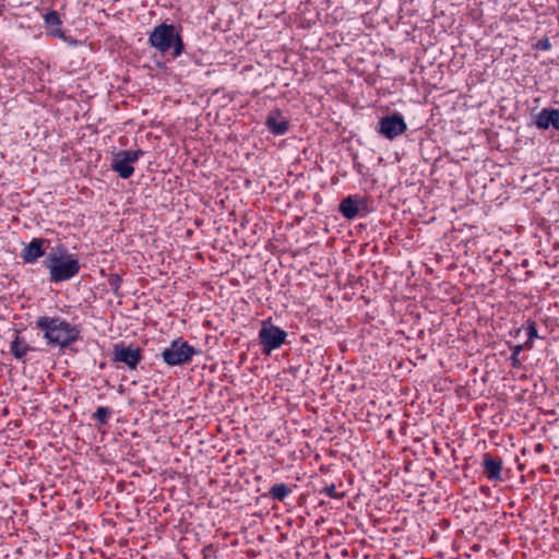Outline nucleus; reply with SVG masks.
<instances>
[{"label": "nucleus", "mask_w": 559, "mask_h": 559, "mask_svg": "<svg viewBox=\"0 0 559 559\" xmlns=\"http://www.w3.org/2000/svg\"><path fill=\"white\" fill-rule=\"evenodd\" d=\"M361 205L362 202L359 199L347 197L341 202L340 212L344 217L352 219L358 215Z\"/></svg>", "instance_id": "nucleus-11"}, {"label": "nucleus", "mask_w": 559, "mask_h": 559, "mask_svg": "<svg viewBox=\"0 0 559 559\" xmlns=\"http://www.w3.org/2000/svg\"><path fill=\"white\" fill-rule=\"evenodd\" d=\"M110 412L107 407H98L95 412V418L99 420V423L105 424L109 417Z\"/></svg>", "instance_id": "nucleus-17"}, {"label": "nucleus", "mask_w": 559, "mask_h": 559, "mask_svg": "<svg viewBox=\"0 0 559 559\" xmlns=\"http://www.w3.org/2000/svg\"><path fill=\"white\" fill-rule=\"evenodd\" d=\"M148 41L152 47L160 52H166L173 48L174 57H178L182 52V41L179 33L174 25L160 24L153 28Z\"/></svg>", "instance_id": "nucleus-3"}, {"label": "nucleus", "mask_w": 559, "mask_h": 559, "mask_svg": "<svg viewBox=\"0 0 559 559\" xmlns=\"http://www.w3.org/2000/svg\"><path fill=\"white\" fill-rule=\"evenodd\" d=\"M535 123L539 129L554 127L559 130V111L556 109H543L535 118Z\"/></svg>", "instance_id": "nucleus-9"}, {"label": "nucleus", "mask_w": 559, "mask_h": 559, "mask_svg": "<svg viewBox=\"0 0 559 559\" xmlns=\"http://www.w3.org/2000/svg\"><path fill=\"white\" fill-rule=\"evenodd\" d=\"M44 240L34 238L22 252V258L26 263H34L37 259L44 255L43 250Z\"/></svg>", "instance_id": "nucleus-10"}, {"label": "nucleus", "mask_w": 559, "mask_h": 559, "mask_svg": "<svg viewBox=\"0 0 559 559\" xmlns=\"http://www.w3.org/2000/svg\"><path fill=\"white\" fill-rule=\"evenodd\" d=\"M324 492H325L328 496L332 497V498H340V496H338V495H337V492H336V488H335V486H334V485H331V486H329V487L324 488Z\"/></svg>", "instance_id": "nucleus-19"}, {"label": "nucleus", "mask_w": 559, "mask_h": 559, "mask_svg": "<svg viewBox=\"0 0 559 559\" xmlns=\"http://www.w3.org/2000/svg\"><path fill=\"white\" fill-rule=\"evenodd\" d=\"M27 349V345L19 336H16L11 344V352L16 358H22L26 354Z\"/></svg>", "instance_id": "nucleus-15"}, {"label": "nucleus", "mask_w": 559, "mask_h": 559, "mask_svg": "<svg viewBox=\"0 0 559 559\" xmlns=\"http://www.w3.org/2000/svg\"><path fill=\"white\" fill-rule=\"evenodd\" d=\"M523 349V345H518L513 348V356H518Z\"/></svg>", "instance_id": "nucleus-20"}, {"label": "nucleus", "mask_w": 559, "mask_h": 559, "mask_svg": "<svg viewBox=\"0 0 559 559\" xmlns=\"http://www.w3.org/2000/svg\"><path fill=\"white\" fill-rule=\"evenodd\" d=\"M195 349L182 340H175L162 353L164 361L169 366L183 365L191 360Z\"/></svg>", "instance_id": "nucleus-4"}, {"label": "nucleus", "mask_w": 559, "mask_h": 559, "mask_svg": "<svg viewBox=\"0 0 559 559\" xmlns=\"http://www.w3.org/2000/svg\"><path fill=\"white\" fill-rule=\"evenodd\" d=\"M44 264L49 270L50 280L53 282L67 281L76 275L80 270L78 259L69 254L62 247L51 251Z\"/></svg>", "instance_id": "nucleus-1"}, {"label": "nucleus", "mask_w": 559, "mask_h": 559, "mask_svg": "<svg viewBox=\"0 0 559 559\" xmlns=\"http://www.w3.org/2000/svg\"><path fill=\"white\" fill-rule=\"evenodd\" d=\"M483 465L488 475V478L500 479L502 469V461L500 459H495L491 455L486 454Z\"/></svg>", "instance_id": "nucleus-12"}, {"label": "nucleus", "mask_w": 559, "mask_h": 559, "mask_svg": "<svg viewBox=\"0 0 559 559\" xmlns=\"http://www.w3.org/2000/svg\"><path fill=\"white\" fill-rule=\"evenodd\" d=\"M44 20L49 35L59 38L63 37V33L60 28L61 22L57 12H48L47 14H45Z\"/></svg>", "instance_id": "nucleus-14"}, {"label": "nucleus", "mask_w": 559, "mask_h": 559, "mask_svg": "<svg viewBox=\"0 0 559 559\" xmlns=\"http://www.w3.org/2000/svg\"><path fill=\"white\" fill-rule=\"evenodd\" d=\"M290 490L284 484L274 485L271 489L273 498L283 500L289 495Z\"/></svg>", "instance_id": "nucleus-16"}, {"label": "nucleus", "mask_w": 559, "mask_h": 559, "mask_svg": "<svg viewBox=\"0 0 559 559\" xmlns=\"http://www.w3.org/2000/svg\"><path fill=\"white\" fill-rule=\"evenodd\" d=\"M259 337L264 349L270 353L285 342L286 332L277 326L264 324L259 333Z\"/></svg>", "instance_id": "nucleus-6"}, {"label": "nucleus", "mask_w": 559, "mask_h": 559, "mask_svg": "<svg viewBox=\"0 0 559 559\" xmlns=\"http://www.w3.org/2000/svg\"><path fill=\"white\" fill-rule=\"evenodd\" d=\"M114 358L118 362L126 364L130 369H134L141 360V353L138 347L117 344L114 348Z\"/></svg>", "instance_id": "nucleus-8"}, {"label": "nucleus", "mask_w": 559, "mask_h": 559, "mask_svg": "<svg viewBox=\"0 0 559 559\" xmlns=\"http://www.w3.org/2000/svg\"><path fill=\"white\" fill-rule=\"evenodd\" d=\"M527 335H528V341L526 342V346H531V342L533 338L537 337V331L535 329V326L533 324H530L527 326Z\"/></svg>", "instance_id": "nucleus-18"}, {"label": "nucleus", "mask_w": 559, "mask_h": 559, "mask_svg": "<svg viewBox=\"0 0 559 559\" xmlns=\"http://www.w3.org/2000/svg\"><path fill=\"white\" fill-rule=\"evenodd\" d=\"M143 155L141 150H123L115 153L111 158V169L121 178H129L134 173L133 164Z\"/></svg>", "instance_id": "nucleus-5"}, {"label": "nucleus", "mask_w": 559, "mask_h": 559, "mask_svg": "<svg viewBox=\"0 0 559 559\" xmlns=\"http://www.w3.org/2000/svg\"><path fill=\"white\" fill-rule=\"evenodd\" d=\"M266 126L274 134H284L288 129V123L278 112H273L267 117Z\"/></svg>", "instance_id": "nucleus-13"}, {"label": "nucleus", "mask_w": 559, "mask_h": 559, "mask_svg": "<svg viewBox=\"0 0 559 559\" xmlns=\"http://www.w3.org/2000/svg\"><path fill=\"white\" fill-rule=\"evenodd\" d=\"M406 123L401 115L384 117L379 122V132L389 140L404 133Z\"/></svg>", "instance_id": "nucleus-7"}, {"label": "nucleus", "mask_w": 559, "mask_h": 559, "mask_svg": "<svg viewBox=\"0 0 559 559\" xmlns=\"http://www.w3.org/2000/svg\"><path fill=\"white\" fill-rule=\"evenodd\" d=\"M37 325L45 331V337L49 344L67 346L72 343L76 336V331L67 322L59 319L39 318Z\"/></svg>", "instance_id": "nucleus-2"}]
</instances>
